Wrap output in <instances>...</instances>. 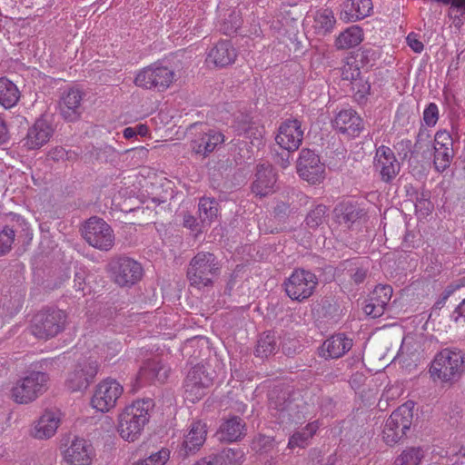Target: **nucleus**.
Instances as JSON below:
<instances>
[{
	"instance_id": "51",
	"label": "nucleus",
	"mask_w": 465,
	"mask_h": 465,
	"mask_svg": "<svg viewBox=\"0 0 465 465\" xmlns=\"http://www.w3.org/2000/svg\"><path fill=\"white\" fill-rule=\"evenodd\" d=\"M361 74V73L357 65L348 64L342 68L341 78L343 81H349L351 84L352 81H355Z\"/></svg>"
},
{
	"instance_id": "19",
	"label": "nucleus",
	"mask_w": 465,
	"mask_h": 465,
	"mask_svg": "<svg viewBox=\"0 0 465 465\" xmlns=\"http://www.w3.org/2000/svg\"><path fill=\"white\" fill-rule=\"evenodd\" d=\"M392 295L390 285H378L365 301L364 312L372 318L381 316Z\"/></svg>"
},
{
	"instance_id": "12",
	"label": "nucleus",
	"mask_w": 465,
	"mask_h": 465,
	"mask_svg": "<svg viewBox=\"0 0 465 465\" xmlns=\"http://www.w3.org/2000/svg\"><path fill=\"white\" fill-rule=\"evenodd\" d=\"M296 169L300 177L312 184L320 183L324 179V164L312 150L304 148L301 151Z\"/></svg>"
},
{
	"instance_id": "34",
	"label": "nucleus",
	"mask_w": 465,
	"mask_h": 465,
	"mask_svg": "<svg viewBox=\"0 0 465 465\" xmlns=\"http://www.w3.org/2000/svg\"><path fill=\"white\" fill-rule=\"evenodd\" d=\"M20 99L17 86L7 78H0V104L5 109L15 106Z\"/></svg>"
},
{
	"instance_id": "33",
	"label": "nucleus",
	"mask_w": 465,
	"mask_h": 465,
	"mask_svg": "<svg viewBox=\"0 0 465 465\" xmlns=\"http://www.w3.org/2000/svg\"><path fill=\"white\" fill-rule=\"evenodd\" d=\"M336 23L331 10L328 8L317 10L313 15L312 28L319 35H325L330 33Z\"/></svg>"
},
{
	"instance_id": "11",
	"label": "nucleus",
	"mask_w": 465,
	"mask_h": 465,
	"mask_svg": "<svg viewBox=\"0 0 465 465\" xmlns=\"http://www.w3.org/2000/svg\"><path fill=\"white\" fill-rule=\"evenodd\" d=\"M124 391L123 386L114 379H105L96 386L91 400L92 406L105 412L114 408Z\"/></svg>"
},
{
	"instance_id": "23",
	"label": "nucleus",
	"mask_w": 465,
	"mask_h": 465,
	"mask_svg": "<svg viewBox=\"0 0 465 465\" xmlns=\"http://www.w3.org/2000/svg\"><path fill=\"white\" fill-rule=\"evenodd\" d=\"M332 125L341 134L355 137L363 128L362 119L352 109L341 110L332 122Z\"/></svg>"
},
{
	"instance_id": "3",
	"label": "nucleus",
	"mask_w": 465,
	"mask_h": 465,
	"mask_svg": "<svg viewBox=\"0 0 465 465\" xmlns=\"http://www.w3.org/2000/svg\"><path fill=\"white\" fill-rule=\"evenodd\" d=\"M68 324L66 312L48 307L37 312L30 323L31 333L41 340H50L63 332Z\"/></svg>"
},
{
	"instance_id": "21",
	"label": "nucleus",
	"mask_w": 465,
	"mask_h": 465,
	"mask_svg": "<svg viewBox=\"0 0 465 465\" xmlns=\"http://www.w3.org/2000/svg\"><path fill=\"white\" fill-rule=\"evenodd\" d=\"M169 371V367L160 360H149L141 367L137 374V386L142 387L154 381L164 382L168 378Z\"/></svg>"
},
{
	"instance_id": "25",
	"label": "nucleus",
	"mask_w": 465,
	"mask_h": 465,
	"mask_svg": "<svg viewBox=\"0 0 465 465\" xmlns=\"http://www.w3.org/2000/svg\"><path fill=\"white\" fill-rule=\"evenodd\" d=\"M352 340L339 333L327 339L321 347L320 355L326 360L342 357L352 347Z\"/></svg>"
},
{
	"instance_id": "48",
	"label": "nucleus",
	"mask_w": 465,
	"mask_h": 465,
	"mask_svg": "<svg viewBox=\"0 0 465 465\" xmlns=\"http://www.w3.org/2000/svg\"><path fill=\"white\" fill-rule=\"evenodd\" d=\"M283 401L278 402L277 401H273L272 395H270V407L272 409L277 410L280 412L279 418L284 419L287 417H292V411H293L292 403L291 401H286L285 397H282Z\"/></svg>"
},
{
	"instance_id": "28",
	"label": "nucleus",
	"mask_w": 465,
	"mask_h": 465,
	"mask_svg": "<svg viewBox=\"0 0 465 465\" xmlns=\"http://www.w3.org/2000/svg\"><path fill=\"white\" fill-rule=\"evenodd\" d=\"M246 431L244 421L237 416H232L225 420L220 426L218 434L222 441H237L240 440Z\"/></svg>"
},
{
	"instance_id": "20",
	"label": "nucleus",
	"mask_w": 465,
	"mask_h": 465,
	"mask_svg": "<svg viewBox=\"0 0 465 465\" xmlns=\"http://www.w3.org/2000/svg\"><path fill=\"white\" fill-rule=\"evenodd\" d=\"M84 94L78 89H69L64 92L60 101V112L63 118L68 122L77 121L83 112Z\"/></svg>"
},
{
	"instance_id": "57",
	"label": "nucleus",
	"mask_w": 465,
	"mask_h": 465,
	"mask_svg": "<svg viewBox=\"0 0 465 465\" xmlns=\"http://www.w3.org/2000/svg\"><path fill=\"white\" fill-rule=\"evenodd\" d=\"M461 317L465 318V299L456 307L450 315V318L456 322Z\"/></svg>"
},
{
	"instance_id": "43",
	"label": "nucleus",
	"mask_w": 465,
	"mask_h": 465,
	"mask_svg": "<svg viewBox=\"0 0 465 465\" xmlns=\"http://www.w3.org/2000/svg\"><path fill=\"white\" fill-rule=\"evenodd\" d=\"M432 147V142L429 131L426 129H420L414 143L413 152L417 153H420L423 157H426V153H430Z\"/></svg>"
},
{
	"instance_id": "10",
	"label": "nucleus",
	"mask_w": 465,
	"mask_h": 465,
	"mask_svg": "<svg viewBox=\"0 0 465 465\" xmlns=\"http://www.w3.org/2000/svg\"><path fill=\"white\" fill-rule=\"evenodd\" d=\"M318 283L316 276L309 271L297 269L284 282L287 295L295 301L309 298Z\"/></svg>"
},
{
	"instance_id": "64",
	"label": "nucleus",
	"mask_w": 465,
	"mask_h": 465,
	"mask_svg": "<svg viewBox=\"0 0 465 465\" xmlns=\"http://www.w3.org/2000/svg\"><path fill=\"white\" fill-rule=\"evenodd\" d=\"M196 223V220L193 216L186 215L183 219V224L186 227L193 228Z\"/></svg>"
},
{
	"instance_id": "52",
	"label": "nucleus",
	"mask_w": 465,
	"mask_h": 465,
	"mask_svg": "<svg viewBox=\"0 0 465 465\" xmlns=\"http://www.w3.org/2000/svg\"><path fill=\"white\" fill-rule=\"evenodd\" d=\"M409 46L415 52L420 53L423 50V44L418 39L417 35L411 33L407 36Z\"/></svg>"
},
{
	"instance_id": "46",
	"label": "nucleus",
	"mask_w": 465,
	"mask_h": 465,
	"mask_svg": "<svg viewBox=\"0 0 465 465\" xmlns=\"http://www.w3.org/2000/svg\"><path fill=\"white\" fill-rule=\"evenodd\" d=\"M274 447V439L271 436L259 435L253 439L252 449L259 453H267Z\"/></svg>"
},
{
	"instance_id": "63",
	"label": "nucleus",
	"mask_w": 465,
	"mask_h": 465,
	"mask_svg": "<svg viewBox=\"0 0 465 465\" xmlns=\"http://www.w3.org/2000/svg\"><path fill=\"white\" fill-rule=\"evenodd\" d=\"M137 134L136 129L133 127H126L124 130V136L126 139H131Z\"/></svg>"
},
{
	"instance_id": "59",
	"label": "nucleus",
	"mask_w": 465,
	"mask_h": 465,
	"mask_svg": "<svg viewBox=\"0 0 465 465\" xmlns=\"http://www.w3.org/2000/svg\"><path fill=\"white\" fill-rule=\"evenodd\" d=\"M290 153L291 152H286V153H283L282 154L279 155V158L277 160V163L282 167V168H287L289 165H290Z\"/></svg>"
},
{
	"instance_id": "38",
	"label": "nucleus",
	"mask_w": 465,
	"mask_h": 465,
	"mask_svg": "<svg viewBox=\"0 0 465 465\" xmlns=\"http://www.w3.org/2000/svg\"><path fill=\"white\" fill-rule=\"evenodd\" d=\"M424 458V450L420 447L405 449L395 460L394 465H420Z\"/></svg>"
},
{
	"instance_id": "32",
	"label": "nucleus",
	"mask_w": 465,
	"mask_h": 465,
	"mask_svg": "<svg viewBox=\"0 0 465 465\" xmlns=\"http://www.w3.org/2000/svg\"><path fill=\"white\" fill-rule=\"evenodd\" d=\"M372 8L371 0H350L344 4V17L349 21H358L370 15Z\"/></svg>"
},
{
	"instance_id": "30",
	"label": "nucleus",
	"mask_w": 465,
	"mask_h": 465,
	"mask_svg": "<svg viewBox=\"0 0 465 465\" xmlns=\"http://www.w3.org/2000/svg\"><path fill=\"white\" fill-rule=\"evenodd\" d=\"M218 19L221 30L228 35L235 33L242 24L240 11L235 7L220 6Z\"/></svg>"
},
{
	"instance_id": "62",
	"label": "nucleus",
	"mask_w": 465,
	"mask_h": 465,
	"mask_svg": "<svg viewBox=\"0 0 465 465\" xmlns=\"http://www.w3.org/2000/svg\"><path fill=\"white\" fill-rule=\"evenodd\" d=\"M459 288H460L459 284H457V285L450 284L446 287V289L442 292V295H444V298H449Z\"/></svg>"
},
{
	"instance_id": "8",
	"label": "nucleus",
	"mask_w": 465,
	"mask_h": 465,
	"mask_svg": "<svg viewBox=\"0 0 465 465\" xmlns=\"http://www.w3.org/2000/svg\"><path fill=\"white\" fill-rule=\"evenodd\" d=\"M174 80V72L167 66L153 64L140 70L134 84L146 90L165 91Z\"/></svg>"
},
{
	"instance_id": "6",
	"label": "nucleus",
	"mask_w": 465,
	"mask_h": 465,
	"mask_svg": "<svg viewBox=\"0 0 465 465\" xmlns=\"http://www.w3.org/2000/svg\"><path fill=\"white\" fill-rule=\"evenodd\" d=\"M107 267L113 282L120 287H131L143 277L142 265L126 256L112 258Z\"/></svg>"
},
{
	"instance_id": "47",
	"label": "nucleus",
	"mask_w": 465,
	"mask_h": 465,
	"mask_svg": "<svg viewBox=\"0 0 465 465\" xmlns=\"http://www.w3.org/2000/svg\"><path fill=\"white\" fill-rule=\"evenodd\" d=\"M170 457V451L163 448L159 451L151 454L148 458L137 461L134 465H164Z\"/></svg>"
},
{
	"instance_id": "50",
	"label": "nucleus",
	"mask_w": 465,
	"mask_h": 465,
	"mask_svg": "<svg viewBox=\"0 0 465 465\" xmlns=\"http://www.w3.org/2000/svg\"><path fill=\"white\" fill-rule=\"evenodd\" d=\"M439 119V109L436 104L430 103L423 112V121L428 126H434Z\"/></svg>"
},
{
	"instance_id": "15",
	"label": "nucleus",
	"mask_w": 465,
	"mask_h": 465,
	"mask_svg": "<svg viewBox=\"0 0 465 465\" xmlns=\"http://www.w3.org/2000/svg\"><path fill=\"white\" fill-rule=\"evenodd\" d=\"M302 124L297 119H289L283 122L275 137L276 143L288 152L296 151L302 144Z\"/></svg>"
},
{
	"instance_id": "9",
	"label": "nucleus",
	"mask_w": 465,
	"mask_h": 465,
	"mask_svg": "<svg viewBox=\"0 0 465 465\" xmlns=\"http://www.w3.org/2000/svg\"><path fill=\"white\" fill-rule=\"evenodd\" d=\"M84 239L94 248L107 252L114 245V233L111 226L96 216L88 219L82 231Z\"/></svg>"
},
{
	"instance_id": "29",
	"label": "nucleus",
	"mask_w": 465,
	"mask_h": 465,
	"mask_svg": "<svg viewBox=\"0 0 465 465\" xmlns=\"http://www.w3.org/2000/svg\"><path fill=\"white\" fill-rule=\"evenodd\" d=\"M206 434L207 429L205 423L200 420L193 422L183 442L185 453L189 454L200 450L206 440Z\"/></svg>"
},
{
	"instance_id": "17",
	"label": "nucleus",
	"mask_w": 465,
	"mask_h": 465,
	"mask_svg": "<svg viewBox=\"0 0 465 465\" xmlns=\"http://www.w3.org/2000/svg\"><path fill=\"white\" fill-rule=\"evenodd\" d=\"M61 423V412L58 410H45L35 422L31 436L37 440L52 438Z\"/></svg>"
},
{
	"instance_id": "7",
	"label": "nucleus",
	"mask_w": 465,
	"mask_h": 465,
	"mask_svg": "<svg viewBox=\"0 0 465 465\" xmlns=\"http://www.w3.org/2000/svg\"><path fill=\"white\" fill-rule=\"evenodd\" d=\"M412 419V409L409 402L392 411L382 430L384 441L388 445H394L403 439L411 429Z\"/></svg>"
},
{
	"instance_id": "42",
	"label": "nucleus",
	"mask_w": 465,
	"mask_h": 465,
	"mask_svg": "<svg viewBox=\"0 0 465 465\" xmlns=\"http://www.w3.org/2000/svg\"><path fill=\"white\" fill-rule=\"evenodd\" d=\"M351 89L353 92L355 100L358 103H363L367 95L370 94L371 84L367 80L363 79V77L360 75L355 79V81H352Z\"/></svg>"
},
{
	"instance_id": "40",
	"label": "nucleus",
	"mask_w": 465,
	"mask_h": 465,
	"mask_svg": "<svg viewBox=\"0 0 465 465\" xmlns=\"http://www.w3.org/2000/svg\"><path fill=\"white\" fill-rule=\"evenodd\" d=\"M434 149V167L435 169L441 173L450 167V163L454 156L453 148H440V147H432Z\"/></svg>"
},
{
	"instance_id": "1",
	"label": "nucleus",
	"mask_w": 465,
	"mask_h": 465,
	"mask_svg": "<svg viewBox=\"0 0 465 465\" xmlns=\"http://www.w3.org/2000/svg\"><path fill=\"white\" fill-rule=\"evenodd\" d=\"M154 402L150 398L137 400L127 405L118 416L117 430L126 441L137 440L150 420Z\"/></svg>"
},
{
	"instance_id": "18",
	"label": "nucleus",
	"mask_w": 465,
	"mask_h": 465,
	"mask_svg": "<svg viewBox=\"0 0 465 465\" xmlns=\"http://www.w3.org/2000/svg\"><path fill=\"white\" fill-rule=\"evenodd\" d=\"M277 177L270 163H260L256 167L252 192L260 197H265L274 192Z\"/></svg>"
},
{
	"instance_id": "56",
	"label": "nucleus",
	"mask_w": 465,
	"mask_h": 465,
	"mask_svg": "<svg viewBox=\"0 0 465 465\" xmlns=\"http://www.w3.org/2000/svg\"><path fill=\"white\" fill-rule=\"evenodd\" d=\"M193 465H218L216 453H210L199 459Z\"/></svg>"
},
{
	"instance_id": "5",
	"label": "nucleus",
	"mask_w": 465,
	"mask_h": 465,
	"mask_svg": "<svg viewBox=\"0 0 465 465\" xmlns=\"http://www.w3.org/2000/svg\"><path fill=\"white\" fill-rule=\"evenodd\" d=\"M48 381L47 373L39 371H28L14 383L11 398L18 404L31 403L46 391Z\"/></svg>"
},
{
	"instance_id": "60",
	"label": "nucleus",
	"mask_w": 465,
	"mask_h": 465,
	"mask_svg": "<svg viewBox=\"0 0 465 465\" xmlns=\"http://www.w3.org/2000/svg\"><path fill=\"white\" fill-rule=\"evenodd\" d=\"M290 206L285 203H278L274 208V213L278 216L286 215L289 212Z\"/></svg>"
},
{
	"instance_id": "39",
	"label": "nucleus",
	"mask_w": 465,
	"mask_h": 465,
	"mask_svg": "<svg viewBox=\"0 0 465 465\" xmlns=\"http://www.w3.org/2000/svg\"><path fill=\"white\" fill-rule=\"evenodd\" d=\"M218 465H242L244 452L241 449L226 448L216 453Z\"/></svg>"
},
{
	"instance_id": "14",
	"label": "nucleus",
	"mask_w": 465,
	"mask_h": 465,
	"mask_svg": "<svg viewBox=\"0 0 465 465\" xmlns=\"http://www.w3.org/2000/svg\"><path fill=\"white\" fill-rule=\"evenodd\" d=\"M212 382L213 379L206 372L205 368L203 365H195L188 371L184 380L186 398L193 402L200 400Z\"/></svg>"
},
{
	"instance_id": "35",
	"label": "nucleus",
	"mask_w": 465,
	"mask_h": 465,
	"mask_svg": "<svg viewBox=\"0 0 465 465\" xmlns=\"http://www.w3.org/2000/svg\"><path fill=\"white\" fill-rule=\"evenodd\" d=\"M335 213L340 223H345L348 226L361 219L363 215V210L351 203H341L335 208Z\"/></svg>"
},
{
	"instance_id": "16",
	"label": "nucleus",
	"mask_w": 465,
	"mask_h": 465,
	"mask_svg": "<svg viewBox=\"0 0 465 465\" xmlns=\"http://www.w3.org/2000/svg\"><path fill=\"white\" fill-rule=\"evenodd\" d=\"M374 167L385 183L391 182L401 170V164L393 151L385 145H381L376 149Z\"/></svg>"
},
{
	"instance_id": "54",
	"label": "nucleus",
	"mask_w": 465,
	"mask_h": 465,
	"mask_svg": "<svg viewBox=\"0 0 465 465\" xmlns=\"http://www.w3.org/2000/svg\"><path fill=\"white\" fill-rule=\"evenodd\" d=\"M415 207H416V209L423 208V209L426 210V213H429L431 212V210L433 208V205L431 204L430 200L427 198V195L422 193L421 197L417 199V202L415 203Z\"/></svg>"
},
{
	"instance_id": "13",
	"label": "nucleus",
	"mask_w": 465,
	"mask_h": 465,
	"mask_svg": "<svg viewBox=\"0 0 465 465\" xmlns=\"http://www.w3.org/2000/svg\"><path fill=\"white\" fill-rule=\"evenodd\" d=\"M98 372V363L93 359H84L78 361L67 378V386L73 391L88 388Z\"/></svg>"
},
{
	"instance_id": "24",
	"label": "nucleus",
	"mask_w": 465,
	"mask_h": 465,
	"mask_svg": "<svg viewBox=\"0 0 465 465\" xmlns=\"http://www.w3.org/2000/svg\"><path fill=\"white\" fill-rule=\"evenodd\" d=\"M224 142V135L219 131L209 129L199 134L191 143L192 150L200 155L206 156Z\"/></svg>"
},
{
	"instance_id": "45",
	"label": "nucleus",
	"mask_w": 465,
	"mask_h": 465,
	"mask_svg": "<svg viewBox=\"0 0 465 465\" xmlns=\"http://www.w3.org/2000/svg\"><path fill=\"white\" fill-rule=\"evenodd\" d=\"M15 236V230L8 225L5 226L0 232V256L10 252Z\"/></svg>"
},
{
	"instance_id": "4",
	"label": "nucleus",
	"mask_w": 465,
	"mask_h": 465,
	"mask_svg": "<svg viewBox=\"0 0 465 465\" xmlns=\"http://www.w3.org/2000/svg\"><path fill=\"white\" fill-rule=\"evenodd\" d=\"M220 271L221 264L213 253L199 252L191 259L186 274L190 284L200 289L212 286Z\"/></svg>"
},
{
	"instance_id": "37",
	"label": "nucleus",
	"mask_w": 465,
	"mask_h": 465,
	"mask_svg": "<svg viewBox=\"0 0 465 465\" xmlns=\"http://www.w3.org/2000/svg\"><path fill=\"white\" fill-rule=\"evenodd\" d=\"M362 41V30L359 26H351L341 33L335 41L338 49H349Z\"/></svg>"
},
{
	"instance_id": "36",
	"label": "nucleus",
	"mask_w": 465,
	"mask_h": 465,
	"mask_svg": "<svg viewBox=\"0 0 465 465\" xmlns=\"http://www.w3.org/2000/svg\"><path fill=\"white\" fill-rule=\"evenodd\" d=\"M319 429L317 421L308 423L305 427L295 431L289 439L288 447L294 449L296 447L304 448L308 445L309 440L316 433Z\"/></svg>"
},
{
	"instance_id": "2",
	"label": "nucleus",
	"mask_w": 465,
	"mask_h": 465,
	"mask_svg": "<svg viewBox=\"0 0 465 465\" xmlns=\"http://www.w3.org/2000/svg\"><path fill=\"white\" fill-rule=\"evenodd\" d=\"M465 371V355L457 349L446 348L436 354L430 372L434 380L453 383Z\"/></svg>"
},
{
	"instance_id": "61",
	"label": "nucleus",
	"mask_w": 465,
	"mask_h": 465,
	"mask_svg": "<svg viewBox=\"0 0 465 465\" xmlns=\"http://www.w3.org/2000/svg\"><path fill=\"white\" fill-rule=\"evenodd\" d=\"M74 282L77 291H84V276L82 272L75 273Z\"/></svg>"
},
{
	"instance_id": "53",
	"label": "nucleus",
	"mask_w": 465,
	"mask_h": 465,
	"mask_svg": "<svg viewBox=\"0 0 465 465\" xmlns=\"http://www.w3.org/2000/svg\"><path fill=\"white\" fill-rule=\"evenodd\" d=\"M68 153L63 147H55L49 152V157L54 161H61L67 158Z\"/></svg>"
},
{
	"instance_id": "41",
	"label": "nucleus",
	"mask_w": 465,
	"mask_h": 465,
	"mask_svg": "<svg viewBox=\"0 0 465 465\" xmlns=\"http://www.w3.org/2000/svg\"><path fill=\"white\" fill-rule=\"evenodd\" d=\"M198 206L199 216L203 223H210L217 214V203L213 199L202 198Z\"/></svg>"
},
{
	"instance_id": "26",
	"label": "nucleus",
	"mask_w": 465,
	"mask_h": 465,
	"mask_svg": "<svg viewBox=\"0 0 465 465\" xmlns=\"http://www.w3.org/2000/svg\"><path fill=\"white\" fill-rule=\"evenodd\" d=\"M237 57L236 50L228 41L218 42L209 52L208 58L216 66L224 67L232 64Z\"/></svg>"
},
{
	"instance_id": "27",
	"label": "nucleus",
	"mask_w": 465,
	"mask_h": 465,
	"mask_svg": "<svg viewBox=\"0 0 465 465\" xmlns=\"http://www.w3.org/2000/svg\"><path fill=\"white\" fill-rule=\"evenodd\" d=\"M53 133L54 130L47 121L38 119L27 133L26 143L31 149L39 148L50 140Z\"/></svg>"
},
{
	"instance_id": "49",
	"label": "nucleus",
	"mask_w": 465,
	"mask_h": 465,
	"mask_svg": "<svg viewBox=\"0 0 465 465\" xmlns=\"http://www.w3.org/2000/svg\"><path fill=\"white\" fill-rule=\"evenodd\" d=\"M432 146L440 148L444 147L451 150V148H453V140L451 135L445 130L438 131L435 134L434 143H432Z\"/></svg>"
},
{
	"instance_id": "55",
	"label": "nucleus",
	"mask_w": 465,
	"mask_h": 465,
	"mask_svg": "<svg viewBox=\"0 0 465 465\" xmlns=\"http://www.w3.org/2000/svg\"><path fill=\"white\" fill-rule=\"evenodd\" d=\"M10 134L5 121L0 115V144L6 143L9 141Z\"/></svg>"
},
{
	"instance_id": "58",
	"label": "nucleus",
	"mask_w": 465,
	"mask_h": 465,
	"mask_svg": "<svg viewBox=\"0 0 465 465\" xmlns=\"http://www.w3.org/2000/svg\"><path fill=\"white\" fill-rule=\"evenodd\" d=\"M367 275L366 270L362 268H357L355 272L351 275V278L356 283H361Z\"/></svg>"
},
{
	"instance_id": "31",
	"label": "nucleus",
	"mask_w": 465,
	"mask_h": 465,
	"mask_svg": "<svg viewBox=\"0 0 465 465\" xmlns=\"http://www.w3.org/2000/svg\"><path fill=\"white\" fill-rule=\"evenodd\" d=\"M279 337L274 331L262 333L257 341L254 354L260 358H267L275 354L280 348Z\"/></svg>"
},
{
	"instance_id": "22",
	"label": "nucleus",
	"mask_w": 465,
	"mask_h": 465,
	"mask_svg": "<svg viewBox=\"0 0 465 465\" xmlns=\"http://www.w3.org/2000/svg\"><path fill=\"white\" fill-rule=\"evenodd\" d=\"M93 454V447L86 440L75 438L65 450L64 460L71 465H90Z\"/></svg>"
},
{
	"instance_id": "44",
	"label": "nucleus",
	"mask_w": 465,
	"mask_h": 465,
	"mask_svg": "<svg viewBox=\"0 0 465 465\" xmlns=\"http://www.w3.org/2000/svg\"><path fill=\"white\" fill-rule=\"evenodd\" d=\"M327 207L323 204L317 205L306 216V224L312 229L319 227L326 219Z\"/></svg>"
}]
</instances>
